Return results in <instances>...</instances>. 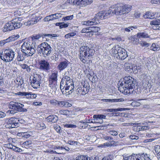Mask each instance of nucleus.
<instances>
[{
	"mask_svg": "<svg viewBox=\"0 0 160 160\" xmlns=\"http://www.w3.org/2000/svg\"><path fill=\"white\" fill-rule=\"evenodd\" d=\"M79 58L83 63H88L94 55L95 50L88 46H81L80 48Z\"/></svg>",
	"mask_w": 160,
	"mask_h": 160,
	"instance_id": "f257e3e1",
	"label": "nucleus"
},
{
	"mask_svg": "<svg viewBox=\"0 0 160 160\" xmlns=\"http://www.w3.org/2000/svg\"><path fill=\"white\" fill-rule=\"evenodd\" d=\"M52 50L51 47L47 43L43 42L38 46L37 50L40 56L46 58L51 53Z\"/></svg>",
	"mask_w": 160,
	"mask_h": 160,
	"instance_id": "f03ea898",
	"label": "nucleus"
},
{
	"mask_svg": "<svg viewBox=\"0 0 160 160\" xmlns=\"http://www.w3.org/2000/svg\"><path fill=\"white\" fill-rule=\"evenodd\" d=\"M134 86H132L128 82L123 80L118 87L119 90L125 95H129L133 92L132 90Z\"/></svg>",
	"mask_w": 160,
	"mask_h": 160,
	"instance_id": "7ed1b4c3",
	"label": "nucleus"
},
{
	"mask_svg": "<svg viewBox=\"0 0 160 160\" xmlns=\"http://www.w3.org/2000/svg\"><path fill=\"white\" fill-rule=\"evenodd\" d=\"M30 42H24L21 47V51L26 57L32 56L36 52L35 47H33Z\"/></svg>",
	"mask_w": 160,
	"mask_h": 160,
	"instance_id": "20e7f679",
	"label": "nucleus"
},
{
	"mask_svg": "<svg viewBox=\"0 0 160 160\" xmlns=\"http://www.w3.org/2000/svg\"><path fill=\"white\" fill-rule=\"evenodd\" d=\"M15 55L14 52L12 49H6L0 55L1 58L5 62L12 61Z\"/></svg>",
	"mask_w": 160,
	"mask_h": 160,
	"instance_id": "39448f33",
	"label": "nucleus"
},
{
	"mask_svg": "<svg viewBox=\"0 0 160 160\" xmlns=\"http://www.w3.org/2000/svg\"><path fill=\"white\" fill-rule=\"evenodd\" d=\"M58 73H52L48 78L49 86L53 91H55L58 87L57 84Z\"/></svg>",
	"mask_w": 160,
	"mask_h": 160,
	"instance_id": "423d86ee",
	"label": "nucleus"
},
{
	"mask_svg": "<svg viewBox=\"0 0 160 160\" xmlns=\"http://www.w3.org/2000/svg\"><path fill=\"white\" fill-rule=\"evenodd\" d=\"M22 24L19 22H17L14 20L7 23L4 26L3 31L4 32L10 31L14 29L20 28Z\"/></svg>",
	"mask_w": 160,
	"mask_h": 160,
	"instance_id": "0eeeda50",
	"label": "nucleus"
},
{
	"mask_svg": "<svg viewBox=\"0 0 160 160\" xmlns=\"http://www.w3.org/2000/svg\"><path fill=\"white\" fill-rule=\"evenodd\" d=\"M131 7L128 5L117 6L115 8V14L121 15L128 13L131 11Z\"/></svg>",
	"mask_w": 160,
	"mask_h": 160,
	"instance_id": "6e6552de",
	"label": "nucleus"
},
{
	"mask_svg": "<svg viewBox=\"0 0 160 160\" xmlns=\"http://www.w3.org/2000/svg\"><path fill=\"white\" fill-rule=\"evenodd\" d=\"M83 83L79 86L76 90L77 93L80 95H84L87 93L89 90L88 84Z\"/></svg>",
	"mask_w": 160,
	"mask_h": 160,
	"instance_id": "1a4fd4ad",
	"label": "nucleus"
},
{
	"mask_svg": "<svg viewBox=\"0 0 160 160\" xmlns=\"http://www.w3.org/2000/svg\"><path fill=\"white\" fill-rule=\"evenodd\" d=\"M64 83H60V88L63 94L68 95L71 93L73 91L74 88V85L64 86Z\"/></svg>",
	"mask_w": 160,
	"mask_h": 160,
	"instance_id": "9d476101",
	"label": "nucleus"
},
{
	"mask_svg": "<svg viewBox=\"0 0 160 160\" xmlns=\"http://www.w3.org/2000/svg\"><path fill=\"white\" fill-rule=\"evenodd\" d=\"M19 120L14 118H11L9 119L7 122V127L8 128H16L18 127L19 124L18 122Z\"/></svg>",
	"mask_w": 160,
	"mask_h": 160,
	"instance_id": "9b49d317",
	"label": "nucleus"
},
{
	"mask_svg": "<svg viewBox=\"0 0 160 160\" xmlns=\"http://www.w3.org/2000/svg\"><path fill=\"white\" fill-rule=\"evenodd\" d=\"M39 69L44 71H47L50 69V66L49 62L43 59L38 62Z\"/></svg>",
	"mask_w": 160,
	"mask_h": 160,
	"instance_id": "f8f14e48",
	"label": "nucleus"
},
{
	"mask_svg": "<svg viewBox=\"0 0 160 160\" xmlns=\"http://www.w3.org/2000/svg\"><path fill=\"white\" fill-rule=\"evenodd\" d=\"M125 65L126 67V70L128 71L129 72L137 73L138 70H139V67H137L135 65H132L129 63H126Z\"/></svg>",
	"mask_w": 160,
	"mask_h": 160,
	"instance_id": "ddd939ff",
	"label": "nucleus"
},
{
	"mask_svg": "<svg viewBox=\"0 0 160 160\" xmlns=\"http://www.w3.org/2000/svg\"><path fill=\"white\" fill-rule=\"evenodd\" d=\"M41 18L40 17H37L35 14H32L30 18V19L26 23V25L29 26L32 25L37 23L38 21L40 20Z\"/></svg>",
	"mask_w": 160,
	"mask_h": 160,
	"instance_id": "4468645a",
	"label": "nucleus"
},
{
	"mask_svg": "<svg viewBox=\"0 0 160 160\" xmlns=\"http://www.w3.org/2000/svg\"><path fill=\"white\" fill-rule=\"evenodd\" d=\"M107 13L105 11H101L96 14L95 16V19H97L98 22L100 20H103L107 18Z\"/></svg>",
	"mask_w": 160,
	"mask_h": 160,
	"instance_id": "2eb2a0df",
	"label": "nucleus"
},
{
	"mask_svg": "<svg viewBox=\"0 0 160 160\" xmlns=\"http://www.w3.org/2000/svg\"><path fill=\"white\" fill-rule=\"evenodd\" d=\"M118 55L119 59L124 60L127 56V53L125 49L120 48L118 51Z\"/></svg>",
	"mask_w": 160,
	"mask_h": 160,
	"instance_id": "dca6fc26",
	"label": "nucleus"
},
{
	"mask_svg": "<svg viewBox=\"0 0 160 160\" xmlns=\"http://www.w3.org/2000/svg\"><path fill=\"white\" fill-rule=\"evenodd\" d=\"M69 63V62L65 59V61H62L59 64L57 68L60 71H62L67 67Z\"/></svg>",
	"mask_w": 160,
	"mask_h": 160,
	"instance_id": "f3484780",
	"label": "nucleus"
},
{
	"mask_svg": "<svg viewBox=\"0 0 160 160\" xmlns=\"http://www.w3.org/2000/svg\"><path fill=\"white\" fill-rule=\"evenodd\" d=\"M150 155L147 154H143L140 155H136L135 157L136 160H151Z\"/></svg>",
	"mask_w": 160,
	"mask_h": 160,
	"instance_id": "a211bd4d",
	"label": "nucleus"
},
{
	"mask_svg": "<svg viewBox=\"0 0 160 160\" xmlns=\"http://www.w3.org/2000/svg\"><path fill=\"white\" fill-rule=\"evenodd\" d=\"M123 79L124 80L130 83L131 85H132V86H135L136 81L132 77L128 76H126Z\"/></svg>",
	"mask_w": 160,
	"mask_h": 160,
	"instance_id": "6ab92c4d",
	"label": "nucleus"
},
{
	"mask_svg": "<svg viewBox=\"0 0 160 160\" xmlns=\"http://www.w3.org/2000/svg\"><path fill=\"white\" fill-rule=\"evenodd\" d=\"M88 30L89 31V33L91 32H97L100 30V28L98 27H91L88 28ZM90 35L91 34L89 33V34H88L87 35L91 36L93 35V34H92L91 35Z\"/></svg>",
	"mask_w": 160,
	"mask_h": 160,
	"instance_id": "aec40b11",
	"label": "nucleus"
},
{
	"mask_svg": "<svg viewBox=\"0 0 160 160\" xmlns=\"http://www.w3.org/2000/svg\"><path fill=\"white\" fill-rule=\"evenodd\" d=\"M155 14V12H147L143 15V17L145 18L153 19L154 18Z\"/></svg>",
	"mask_w": 160,
	"mask_h": 160,
	"instance_id": "412c9836",
	"label": "nucleus"
},
{
	"mask_svg": "<svg viewBox=\"0 0 160 160\" xmlns=\"http://www.w3.org/2000/svg\"><path fill=\"white\" fill-rule=\"evenodd\" d=\"M74 160H92L91 158L87 156L80 155L77 156Z\"/></svg>",
	"mask_w": 160,
	"mask_h": 160,
	"instance_id": "4be33fe9",
	"label": "nucleus"
},
{
	"mask_svg": "<svg viewBox=\"0 0 160 160\" xmlns=\"http://www.w3.org/2000/svg\"><path fill=\"white\" fill-rule=\"evenodd\" d=\"M102 101L106 102H123L124 101V99L123 98H119L117 99H102Z\"/></svg>",
	"mask_w": 160,
	"mask_h": 160,
	"instance_id": "5701e85b",
	"label": "nucleus"
},
{
	"mask_svg": "<svg viewBox=\"0 0 160 160\" xmlns=\"http://www.w3.org/2000/svg\"><path fill=\"white\" fill-rule=\"evenodd\" d=\"M71 106V104L68 102L59 101L58 106H59L61 107H70Z\"/></svg>",
	"mask_w": 160,
	"mask_h": 160,
	"instance_id": "b1692460",
	"label": "nucleus"
},
{
	"mask_svg": "<svg viewBox=\"0 0 160 160\" xmlns=\"http://www.w3.org/2000/svg\"><path fill=\"white\" fill-rule=\"evenodd\" d=\"M31 85L33 88L37 89L39 88L40 82L32 79L31 82Z\"/></svg>",
	"mask_w": 160,
	"mask_h": 160,
	"instance_id": "393cba45",
	"label": "nucleus"
},
{
	"mask_svg": "<svg viewBox=\"0 0 160 160\" xmlns=\"http://www.w3.org/2000/svg\"><path fill=\"white\" fill-rule=\"evenodd\" d=\"M18 102H10V103L9 107L11 109H13L17 111V108L18 107Z\"/></svg>",
	"mask_w": 160,
	"mask_h": 160,
	"instance_id": "a878e982",
	"label": "nucleus"
},
{
	"mask_svg": "<svg viewBox=\"0 0 160 160\" xmlns=\"http://www.w3.org/2000/svg\"><path fill=\"white\" fill-rule=\"evenodd\" d=\"M82 0H68L67 2L71 4L74 5H81V2Z\"/></svg>",
	"mask_w": 160,
	"mask_h": 160,
	"instance_id": "bb28decb",
	"label": "nucleus"
},
{
	"mask_svg": "<svg viewBox=\"0 0 160 160\" xmlns=\"http://www.w3.org/2000/svg\"><path fill=\"white\" fill-rule=\"evenodd\" d=\"M48 122H51L52 123L56 122L58 119V117L56 116H49L48 117Z\"/></svg>",
	"mask_w": 160,
	"mask_h": 160,
	"instance_id": "cd10ccee",
	"label": "nucleus"
},
{
	"mask_svg": "<svg viewBox=\"0 0 160 160\" xmlns=\"http://www.w3.org/2000/svg\"><path fill=\"white\" fill-rule=\"evenodd\" d=\"M18 107L17 108V111L23 112H26L27 111L26 109L23 108V107H24V105L20 103H18Z\"/></svg>",
	"mask_w": 160,
	"mask_h": 160,
	"instance_id": "c85d7f7f",
	"label": "nucleus"
},
{
	"mask_svg": "<svg viewBox=\"0 0 160 160\" xmlns=\"http://www.w3.org/2000/svg\"><path fill=\"white\" fill-rule=\"evenodd\" d=\"M154 150L158 158L160 160V145H156L155 147Z\"/></svg>",
	"mask_w": 160,
	"mask_h": 160,
	"instance_id": "c756f323",
	"label": "nucleus"
},
{
	"mask_svg": "<svg viewBox=\"0 0 160 160\" xmlns=\"http://www.w3.org/2000/svg\"><path fill=\"white\" fill-rule=\"evenodd\" d=\"M93 0H82L81 2V5L85 6L92 3Z\"/></svg>",
	"mask_w": 160,
	"mask_h": 160,
	"instance_id": "7c9ffc66",
	"label": "nucleus"
},
{
	"mask_svg": "<svg viewBox=\"0 0 160 160\" xmlns=\"http://www.w3.org/2000/svg\"><path fill=\"white\" fill-rule=\"evenodd\" d=\"M137 35L138 38H148L149 37L148 34L146 32L138 33L137 34Z\"/></svg>",
	"mask_w": 160,
	"mask_h": 160,
	"instance_id": "2f4dec72",
	"label": "nucleus"
},
{
	"mask_svg": "<svg viewBox=\"0 0 160 160\" xmlns=\"http://www.w3.org/2000/svg\"><path fill=\"white\" fill-rule=\"evenodd\" d=\"M98 23V22L97 21H92L91 20H89L86 22H84V24L86 25H96Z\"/></svg>",
	"mask_w": 160,
	"mask_h": 160,
	"instance_id": "473e14b6",
	"label": "nucleus"
},
{
	"mask_svg": "<svg viewBox=\"0 0 160 160\" xmlns=\"http://www.w3.org/2000/svg\"><path fill=\"white\" fill-rule=\"evenodd\" d=\"M24 55H23V53L21 54L20 53H18V55L17 57V60L18 61H23L25 58V57Z\"/></svg>",
	"mask_w": 160,
	"mask_h": 160,
	"instance_id": "72a5a7b5",
	"label": "nucleus"
},
{
	"mask_svg": "<svg viewBox=\"0 0 160 160\" xmlns=\"http://www.w3.org/2000/svg\"><path fill=\"white\" fill-rule=\"evenodd\" d=\"M19 37V35H13L10 37L8 38H7L8 39L9 42L11 41H12L15 40L17 39Z\"/></svg>",
	"mask_w": 160,
	"mask_h": 160,
	"instance_id": "f704fd0d",
	"label": "nucleus"
},
{
	"mask_svg": "<svg viewBox=\"0 0 160 160\" xmlns=\"http://www.w3.org/2000/svg\"><path fill=\"white\" fill-rule=\"evenodd\" d=\"M137 28V27L136 26H131L128 28H124L122 29V30H124V31L126 32H129L131 30H133V29H136Z\"/></svg>",
	"mask_w": 160,
	"mask_h": 160,
	"instance_id": "c9c22d12",
	"label": "nucleus"
},
{
	"mask_svg": "<svg viewBox=\"0 0 160 160\" xmlns=\"http://www.w3.org/2000/svg\"><path fill=\"white\" fill-rule=\"evenodd\" d=\"M41 79L42 78L40 75L38 74H35L34 75L33 80L40 82V81L41 80Z\"/></svg>",
	"mask_w": 160,
	"mask_h": 160,
	"instance_id": "e433bc0d",
	"label": "nucleus"
},
{
	"mask_svg": "<svg viewBox=\"0 0 160 160\" xmlns=\"http://www.w3.org/2000/svg\"><path fill=\"white\" fill-rule=\"evenodd\" d=\"M54 15L53 14H51L50 15L47 16L44 18V20L45 22H48L50 21H52L54 20L53 18Z\"/></svg>",
	"mask_w": 160,
	"mask_h": 160,
	"instance_id": "4c0bfd02",
	"label": "nucleus"
},
{
	"mask_svg": "<svg viewBox=\"0 0 160 160\" xmlns=\"http://www.w3.org/2000/svg\"><path fill=\"white\" fill-rule=\"evenodd\" d=\"M93 118H99L102 120V119H105L106 118V116L103 115H95L93 116Z\"/></svg>",
	"mask_w": 160,
	"mask_h": 160,
	"instance_id": "58836bf2",
	"label": "nucleus"
},
{
	"mask_svg": "<svg viewBox=\"0 0 160 160\" xmlns=\"http://www.w3.org/2000/svg\"><path fill=\"white\" fill-rule=\"evenodd\" d=\"M61 83H64V85H63L64 86L74 85V84L72 80H70L68 82H61Z\"/></svg>",
	"mask_w": 160,
	"mask_h": 160,
	"instance_id": "ea45409f",
	"label": "nucleus"
},
{
	"mask_svg": "<svg viewBox=\"0 0 160 160\" xmlns=\"http://www.w3.org/2000/svg\"><path fill=\"white\" fill-rule=\"evenodd\" d=\"M120 48V47H119L118 45L113 47L112 49V53L114 54H118V50H119V48Z\"/></svg>",
	"mask_w": 160,
	"mask_h": 160,
	"instance_id": "a19ab883",
	"label": "nucleus"
},
{
	"mask_svg": "<svg viewBox=\"0 0 160 160\" xmlns=\"http://www.w3.org/2000/svg\"><path fill=\"white\" fill-rule=\"evenodd\" d=\"M16 80L17 82H18V86L19 85L21 87H22L23 88L24 87V86L22 85L24 83V80H23V79H22V78L20 79V78H17Z\"/></svg>",
	"mask_w": 160,
	"mask_h": 160,
	"instance_id": "79ce46f5",
	"label": "nucleus"
},
{
	"mask_svg": "<svg viewBox=\"0 0 160 160\" xmlns=\"http://www.w3.org/2000/svg\"><path fill=\"white\" fill-rule=\"evenodd\" d=\"M150 49L153 51H158L159 50V48L157 47L155 43H152V46L150 47Z\"/></svg>",
	"mask_w": 160,
	"mask_h": 160,
	"instance_id": "37998d69",
	"label": "nucleus"
},
{
	"mask_svg": "<svg viewBox=\"0 0 160 160\" xmlns=\"http://www.w3.org/2000/svg\"><path fill=\"white\" fill-rule=\"evenodd\" d=\"M151 25H158L160 24V20L157 19L151 22L150 23Z\"/></svg>",
	"mask_w": 160,
	"mask_h": 160,
	"instance_id": "c03bdc74",
	"label": "nucleus"
},
{
	"mask_svg": "<svg viewBox=\"0 0 160 160\" xmlns=\"http://www.w3.org/2000/svg\"><path fill=\"white\" fill-rule=\"evenodd\" d=\"M29 133L27 132H22L21 134V135L23 137L28 138H29L31 136V135Z\"/></svg>",
	"mask_w": 160,
	"mask_h": 160,
	"instance_id": "a18cd8bd",
	"label": "nucleus"
},
{
	"mask_svg": "<svg viewBox=\"0 0 160 160\" xmlns=\"http://www.w3.org/2000/svg\"><path fill=\"white\" fill-rule=\"evenodd\" d=\"M122 160H134V157L132 155L127 156L125 155L123 157Z\"/></svg>",
	"mask_w": 160,
	"mask_h": 160,
	"instance_id": "49530a36",
	"label": "nucleus"
},
{
	"mask_svg": "<svg viewBox=\"0 0 160 160\" xmlns=\"http://www.w3.org/2000/svg\"><path fill=\"white\" fill-rule=\"evenodd\" d=\"M43 34H38L35 36H33L32 38V40L36 41L39 39L41 37H43Z\"/></svg>",
	"mask_w": 160,
	"mask_h": 160,
	"instance_id": "de8ad7c7",
	"label": "nucleus"
},
{
	"mask_svg": "<svg viewBox=\"0 0 160 160\" xmlns=\"http://www.w3.org/2000/svg\"><path fill=\"white\" fill-rule=\"evenodd\" d=\"M50 103L52 105L58 106L59 101H57L55 99H53L50 101Z\"/></svg>",
	"mask_w": 160,
	"mask_h": 160,
	"instance_id": "09e8293b",
	"label": "nucleus"
},
{
	"mask_svg": "<svg viewBox=\"0 0 160 160\" xmlns=\"http://www.w3.org/2000/svg\"><path fill=\"white\" fill-rule=\"evenodd\" d=\"M54 15L53 18L54 20L58 19L62 17V14L60 13H57L53 14Z\"/></svg>",
	"mask_w": 160,
	"mask_h": 160,
	"instance_id": "8fccbe9b",
	"label": "nucleus"
},
{
	"mask_svg": "<svg viewBox=\"0 0 160 160\" xmlns=\"http://www.w3.org/2000/svg\"><path fill=\"white\" fill-rule=\"evenodd\" d=\"M102 160H112V156L111 155H109L104 157Z\"/></svg>",
	"mask_w": 160,
	"mask_h": 160,
	"instance_id": "3c124183",
	"label": "nucleus"
},
{
	"mask_svg": "<svg viewBox=\"0 0 160 160\" xmlns=\"http://www.w3.org/2000/svg\"><path fill=\"white\" fill-rule=\"evenodd\" d=\"M59 112L60 114L63 115H67L68 114V111L66 110H60Z\"/></svg>",
	"mask_w": 160,
	"mask_h": 160,
	"instance_id": "603ef678",
	"label": "nucleus"
},
{
	"mask_svg": "<svg viewBox=\"0 0 160 160\" xmlns=\"http://www.w3.org/2000/svg\"><path fill=\"white\" fill-rule=\"evenodd\" d=\"M130 109L128 108H115V112H117L118 111H123L128 110Z\"/></svg>",
	"mask_w": 160,
	"mask_h": 160,
	"instance_id": "864d4df0",
	"label": "nucleus"
},
{
	"mask_svg": "<svg viewBox=\"0 0 160 160\" xmlns=\"http://www.w3.org/2000/svg\"><path fill=\"white\" fill-rule=\"evenodd\" d=\"M9 42L8 39H7L1 40L0 41V47L3 46L6 43Z\"/></svg>",
	"mask_w": 160,
	"mask_h": 160,
	"instance_id": "5fc2aeb1",
	"label": "nucleus"
},
{
	"mask_svg": "<svg viewBox=\"0 0 160 160\" xmlns=\"http://www.w3.org/2000/svg\"><path fill=\"white\" fill-rule=\"evenodd\" d=\"M70 80H72L70 79L69 77L65 76L62 79L61 82L69 81Z\"/></svg>",
	"mask_w": 160,
	"mask_h": 160,
	"instance_id": "6e6d98bb",
	"label": "nucleus"
},
{
	"mask_svg": "<svg viewBox=\"0 0 160 160\" xmlns=\"http://www.w3.org/2000/svg\"><path fill=\"white\" fill-rule=\"evenodd\" d=\"M73 18V15L68 16L63 18L62 19H63V21L70 20L72 19Z\"/></svg>",
	"mask_w": 160,
	"mask_h": 160,
	"instance_id": "4d7b16f0",
	"label": "nucleus"
},
{
	"mask_svg": "<svg viewBox=\"0 0 160 160\" xmlns=\"http://www.w3.org/2000/svg\"><path fill=\"white\" fill-rule=\"evenodd\" d=\"M67 143L71 145H77L78 142L72 140H68Z\"/></svg>",
	"mask_w": 160,
	"mask_h": 160,
	"instance_id": "13d9d810",
	"label": "nucleus"
},
{
	"mask_svg": "<svg viewBox=\"0 0 160 160\" xmlns=\"http://www.w3.org/2000/svg\"><path fill=\"white\" fill-rule=\"evenodd\" d=\"M13 150L14 151L18 152H20L22 151L21 149L15 146L13 147Z\"/></svg>",
	"mask_w": 160,
	"mask_h": 160,
	"instance_id": "bf43d9fd",
	"label": "nucleus"
},
{
	"mask_svg": "<svg viewBox=\"0 0 160 160\" xmlns=\"http://www.w3.org/2000/svg\"><path fill=\"white\" fill-rule=\"evenodd\" d=\"M65 127L67 128H75L77 127L76 125L72 124H66L65 125Z\"/></svg>",
	"mask_w": 160,
	"mask_h": 160,
	"instance_id": "052dcab7",
	"label": "nucleus"
},
{
	"mask_svg": "<svg viewBox=\"0 0 160 160\" xmlns=\"http://www.w3.org/2000/svg\"><path fill=\"white\" fill-rule=\"evenodd\" d=\"M32 143V142L31 141H26L24 142L23 143V145H24L25 147V146H28L29 145H31V144Z\"/></svg>",
	"mask_w": 160,
	"mask_h": 160,
	"instance_id": "680f3d73",
	"label": "nucleus"
},
{
	"mask_svg": "<svg viewBox=\"0 0 160 160\" xmlns=\"http://www.w3.org/2000/svg\"><path fill=\"white\" fill-rule=\"evenodd\" d=\"M140 44L142 46H145L148 47L149 46V44L145 42H142L140 43Z\"/></svg>",
	"mask_w": 160,
	"mask_h": 160,
	"instance_id": "e2e57ef3",
	"label": "nucleus"
},
{
	"mask_svg": "<svg viewBox=\"0 0 160 160\" xmlns=\"http://www.w3.org/2000/svg\"><path fill=\"white\" fill-rule=\"evenodd\" d=\"M109 133L113 136H116L118 135V132L110 130L108 132Z\"/></svg>",
	"mask_w": 160,
	"mask_h": 160,
	"instance_id": "0e129e2a",
	"label": "nucleus"
},
{
	"mask_svg": "<svg viewBox=\"0 0 160 160\" xmlns=\"http://www.w3.org/2000/svg\"><path fill=\"white\" fill-rule=\"evenodd\" d=\"M31 92H25L24 96L27 98H30L31 97Z\"/></svg>",
	"mask_w": 160,
	"mask_h": 160,
	"instance_id": "69168bd1",
	"label": "nucleus"
},
{
	"mask_svg": "<svg viewBox=\"0 0 160 160\" xmlns=\"http://www.w3.org/2000/svg\"><path fill=\"white\" fill-rule=\"evenodd\" d=\"M5 147L8 148L13 149L14 146L11 143H8L5 144Z\"/></svg>",
	"mask_w": 160,
	"mask_h": 160,
	"instance_id": "338daca9",
	"label": "nucleus"
},
{
	"mask_svg": "<svg viewBox=\"0 0 160 160\" xmlns=\"http://www.w3.org/2000/svg\"><path fill=\"white\" fill-rule=\"evenodd\" d=\"M68 25L67 23H64L63 22H61V25H60V28H66L68 27Z\"/></svg>",
	"mask_w": 160,
	"mask_h": 160,
	"instance_id": "774afa93",
	"label": "nucleus"
}]
</instances>
